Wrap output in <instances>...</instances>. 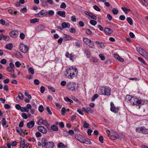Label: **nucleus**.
Returning <instances> with one entry per match:
<instances>
[{
    "label": "nucleus",
    "mask_w": 148,
    "mask_h": 148,
    "mask_svg": "<svg viewBox=\"0 0 148 148\" xmlns=\"http://www.w3.org/2000/svg\"><path fill=\"white\" fill-rule=\"evenodd\" d=\"M34 84L36 85H38L40 83L38 79H35L34 80Z\"/></svg>",
    "instance_id": "obj_64"
},
{
    "label": "nucleus",
    "mask_w": 148,
    "mask_h": 148,
    "mask_svg": "<svg viewBox=\"0 0 148 148\" xmlns=\"http://www.w3.org/2000/svg\"><path fill=\"white\" fill-rule=\"evenodd\" d=\"M1 124L3 127H8V125L6 123V122L5 118H3L1 121Z\"/></svg>",
    "instance_id": "obj_25"
},
{
    "label": "nucleus",
    "mask_w": 148,
    "mask_h": 148,
    "mask_svg": "<svg viewBox=\"0 0 148 148\" xmlns=\"http://www.w3.org/2000/svg\"><path fill=\"white\" fill-rule=\"evenodd\" d=\"M127 20L130 25H132L133 24V20L130 17H127Z\"/></svg>",
    "instance_id": "obj_37"
},
{
    "label": "nucleus",
    "mask_w": 148,
    "mask_h": 148,
    "mask_svg": "<svg viewBox=\"0 0 148 148\" xmlns=\"http://www.w3.org/2000/svg\"><path fill=\"white\" fill-rule=\"evenodd\" d=\"M63 37L65 39V40H70L71 38L69 36L65 34L63 35Z\"/></svg>",
    "instance_id": "obj_36"
},
{
    "label": "nucleus",
    "mask_w": 148,
    "mask_h": 148,
    "mask_svg": "<svg viewBox=\"0 0 148 148\" xmlns=\"http://www.w3.org/2000/svg\"><path fill=\"white\" fill-rule=\"evenodd\" d=\"M66 12L65 11H58L57 12V14L60 16L64 17L66 16Z\"/></svg>",
    "instance_id": "obj_22"
},
{
    "label": "nucleus",
    "mask_w": 148,
    "mask_h": 148,
    "mask_svg": "<svg viewBox=\"0 0 148 148\" xmlns=\"http://www.w3.org/2000/svg\"><path fill=\"white\" fill-rule=\"evenodd\" d=\"M25 36L24 34L23 33L20 34V37L21 39L23 40L24 39Z\"/></svg>",
    "instance_id": "obj_62"
},
{
    "label": "nucleus",
    "mask_w": 148,
    "mask_h": 148,
    "mask_svg": "<svg viewBox=\"0 0 148 148\" xmlns=\"http://www.w3.org/2000/svg\"><path fill=\"white\" fill-rule=\"evenodd\" d=\"M57 147L59 148H66V146L62 142L59 143L57 145Z\"/></svg>",
    "instance_id": "obj_29"
},
{
    "label": "nucleus",
    "mask_w": 148,
    "mask_h": 148,
    "mask_svg": "<svg viewBox=\"0 0 148 148\" xmlns=\"http://www.w3.org/2000/svg\"><path fill=\"white\" fill-rule=\"evenodd\" d=\"M86 112L87 113H91L92 112L93 110H92L91 108L90 107H87L86 108Z\"/></svg>",
    "instance_id": "obj_43"
},
{
    "label": "nucleus",
    "mask_w": 148,
    "mask_h": 148,
    "mask_svg": "<svg viewBox=\"0 0 148 148\" xmlns=\"http://www.w3.org/2000/svg\"><path fill=\"white\" fill-rule=\"evenodd\" d=\"M77 69L76 67H71L66 70L65 75L68 78L72 79L77 75Z\"/></svg>",
    "instance_id": "obj_1"
},
{
    "label": "nucleus",
    "mask_w": 148,
    "mask_h": 148,
    "mask_svg": "<svg viewBox=\"0 0 148 148\" xmlns=\"http://www.w3.org/2000/svg\"><path fill=\"white\" fill-rule=\"evenodd\" d=\"M93 8L95 10L98 12H99L101 10L96 5H94L93 6Z\"/></svg>",
    "instance_id": "obj_56"
},
{
    "label": "nucleus",
    "mask_w": 148,
    "mask_h": 148,
    "mask_svg": "<svg viewBox=\"0 0 148 148\" xmlns=\"http://www.w3.org/2000/svg\"><path fill=\"white\" fill-rule=\"evenodd\" d=\"M82 141H81V143H85L87 144H91V142L90 140L85 137H83L82 139Z\"/></svg>",
    "instance_id": "obj_14"
},
{
    "label": "nucleus",
    "mask_w": 148,
    "mask_h": 148,
    "mask_svg": "<svg viewBox=\"0 0 148 148\" xmlns=\"http://www.w3.org/2000/svg\"><path fill=\"white\" fill-rule=\"evenodd\" d=\"M148 102L147 100H139V104L141 105H144L147 103Z\"/></svg>",
    "instance_id": "obj_39"
},
{
    "label": "nucleus",
    "mask_w": 148,
    "mask_h": 148,
    "mask_svg": "<svg viewBox=\"0 0 148 148\" xmlns=\"http://www.w3.org/2000/svg\"><path fill=\"white\" fill-rule=\"evenodd\" d=\"M71 21L74 22L77 21V19L75 16H73L71 17Z\"/></svg>",
    "instance_id": "obj_53"
},
{
    "label": "nucleus",
    "mask_w": 148,
    "mask_h": 148,
    "mask_svg": "<svg viewBox=\"0 0 148 148\" xmlns=\"http://www.w3.org/2000/svg\"><path fill=\"white\" fill-rule=\"evenodd\" d=\"M8 12L12 15H16L17 14V11H14L12 9H9L8 10Z\"/></svg>",
    "instance_id": "obj_30"
},
{
    "label": "nucleus",
    "mask_w": 148,
    "mask_h": 148,
    "mask_svg": "<svg viewBox=\"0 0 148 148\" xmlns=\"http://www.w3.org/2000/svg\"><path fill=\"white\" fill-rule=\"evenodd\" d=\"M7 70L8 72L11 73H13L14 72V69L10 68L9 67H8L7 68Z\"/></svg>",
    "instance_id": "obj_42"
},
{
    "label": "nucleus",
    "mask_w": 148,
    "mask_h": 148,
    "mask_svg": "<svg viewBox=\"0 0 148 148\" xmlns=\"http://www.w3.org/2000/svg\"><path fill=\"white\" fill-rule=\"evenodd\" d=\"M90 48H94L95 46L94 43L91 40H90L88 44L87 45Z\"/></svg>",
    "instance_id": "obj_27"
},
{
    "label": "nucleus",
    "mask_w": 148,
    "mask_h": 148,
    "mask_svg": "<svg viewBox=\"0 0 148 148\" xmlns=\"http://www.w3.org/2000/svg\"><path fill=\"white\" fill-rule=\"evenodd\" d=\"M111 89L110 88L107 86L103 87L99 91L100 95L110 96L111 95Z\"/></svg>",
    "instance_id": "obj_2"
},
{
    "label": "nucleus",
    "mask_w": 148,
    "mask_h": 148,
    "mask_svg": "<svg viewBox=\"0 0 148 148\" xmlns=\"http://www.w3.org/2000/svg\"><path fill=\"white\" fill-rule=\"evenodd\" d=\"M139 61H140L144 65H146V62L141 58L139 57Z\"/></svg>",
    "instance_id": "obj_60"
},
{
    "label": "nucleus",
    "mask_w": 148,
    "mask_h": 148,
    "mask_svg": "<svg viewBox=\"0 0 148 148\" xmlns=\"http://www.w3.org/2000/svg\"><path fill=\"white\" fill-rule=\"evenodd\" d=\"M83 127L85 128H88V127L89 125L88 123H86L85 121L83 122Z\"/></svg>",
    "instance_id": "obj_45"
},
{
    "label": "nucleus",
    "mask_w": 148,
    "mask_h": 148,
    "mask_svg": "<svg viewBox=\"0 0 148 148\" xmlns=\"http://www.w3.org/2000/svg\"><path fill=\"white\" fill-rule=\"evenodd\" d=\"M24 95L25 96L27 97L29 99H32V97L29 94L27 90H25Z\"/></svg>",
    "instance_id": "obj_35"
},
{
    "label": "nucleus",
    "mask_w": 148,
    "mask_h": 148,
    "mask_svg": "<svg viewBox=\"0 0 148 148\" xmlns=\"http://www.w3.org/2000/svg\"><path fill=\"white\" fill-rule=\"evenodd\" d=\"M41 141L42 144V147H45L48 142L47 140L45 138H42L41 139Z\"/></svg>",
    "instance_id": "obj_19"
},
{
    "label": "nucleus",
    "mask_w": 148,
    "mask_h": 148,
    "mask_svg": "<svg viewBox=\"0 0 148 148\" xmlns=\"http://www.w3.org/2000/svg\"><path fill=\"white\" fill-rule=\"evenodd\" d=\"M140 131L144 134H148V129H146L144 127H142L140 128Z\"/></svg>",
    "instance_id": "obj_24"
},
{
    "label": "nucleus",
    "mask_w": 148,
    "mask_h": 148,
    "mask_svg": "<svg viewBox=\"0 0 148 148\" xmlns=\"http://www.w3.org/2000/svg\"><path fill=\"white\" fill-rule=\"evenodd\" d=\"M133 96L129 95H127L125 98V101L127 103H130L131 101V99L133 98Z\"/></svg>",
    "instance_id": "obj_15"
},
{
    "label": "nucleus",
    "mask_w": 148,
    "mask_h": 148,
    "mask_svg": "<svg viewBox=\"0 0 148 148\" xmlns=\"http://www.w3.org/2000/svg\"><path fill=\"white\" fill-rule=\"evenodd\" d=\"M0 62L2 64H5L6 63L7 61L5 59H2L1 60Z\"/></svg>",
    "instance_id": "obj_59"
},
{
    "label": "nucleus",
    "mask_w": 148,
    "mask_h": 148,
    "mask_svg": "<svg viewBox=\"0 0 148 148\" xmlns=\"http://www.w3.org/2000/svg\"><path fill=\"white\" fill-rule=\"evenodd\" d=\"M13 45L12 43H10L6 45L5 46V48L9 50H11L13 47Z\"/></svg>",
    "instance_id": "obj_26"
},
{
    "label": "nucleus",
    "mask_w": 148,
    "mask_h": 148,
    "mask_svg": "<svg viewBox=\"0 0 148 148\" xmlns=\"http://www.w3.org/2000/svg\"><path fill=\"white\" fill-rule=\"evenodd\" d=\"M66 86L69 90H71L72 91H75V90L76 84L75 83H72L69 82H68Z\"/></svg>",
    "instance_id": "obj_3"
},
{
    "label": "nucleus",
    "mask_w": 148,
    "mask_h": 148,
    "mask_svg": "<svg viewBox=\"0 0 148 148\" xmlns=\"http://www.w3.org/2000/svg\"><path fill=\"white\" fill-rule=\"evenodd\" d=\"M113 31L110 28L106 27L105 29V32L106 34H109L112 33Z\"/></svg>",
    "instance_id": "obj_20"
},
{
    "label": "nucleus",
    "mask_w": 148,
    "mask_h": 148,
    "mask_svg": "<svg viewBox=\"0 0 148 148\" xmlns=\"http://www.w3.org/2000/svg\"><path fill=\"white\" fill-rule=\"evenodd\" d=\"M99 56L101 60H104L105 59V57L103 54L101 53L99 54Z\"/></svg>",
    "instance_id": "obj_48"
},
{
    "label": "nucleus",
    "mask_w": 148,
    "mask_h": 148,
    "mask_svg": "<svg viewBox=\"0 0 148 148\" xmlns=\"http://www.w3.org/2000/svg\"><path fill=\"white\" fill-rule=\"evenodd\" d=\"M38 130L42 133L45 134L47 133V130L46 129L42 126H39L37 127Z\"/></svg>",
    "instance_id": "obj_10"
},
{
    "label": "nucleus",
    "mask_w": 148,
    "mask_h": 148,
    "mask_svg": "<svg viewBox=\"0 0 148 148\" xmlns=\"http://www.w3.org/2000/svg\"><path fill=\"white\" fill-rule=\"evenodd\" d=\"M85 32L86 34L88 35L92 36L93 34L91 31L89 29H86Z\"/></svg>",
    "instance_id": "obj_40"
},
{
    "label": "nucleus",
    "mask_w": 148,
    "mask_h": 148,
    "mask_svg": "<svg viewBox=\"0 0 148 148\" xmlns=\"http://www.w3.org/2000/svg\"><path fill=\"white\" fill-rule=\"evenodd\" d=\"M98 96L99 95L98 94H95L92 97L91 100L92 101H95L96 99L98 97Z\"/></svg>",
    "instance_id": "obj_46"
},
{
    "label": "nucleus",
    "mask_w": 148,
    "mask_h": 148,
    "mask_svg": "<svg viewBox=\"0 0 148 148\" xmlns=\"http://www.w3.org/2000/svg\"><path fill=\"white\" fill-rule=\"evenodd\" d=\"M10 35L14 38L17 37L18 35V32L17 31H11L10 33Z\"/></svg>",
    "instance_id": "obj_11"
},
{
    "label": "nucleus",
    "mask_w": 148,
    "mask_h": 148,
    "mask_svg": "<svg viewBox=\"0 0 148 148\" xmlns=\"http://www.w3.org/2000/svg\"><path fill=\"white\" fill-rule=\"evenodd\" d=\"M119 108L117 107H116L113 103L112 102H110V110L113 112L117 113Z\"/></svg>",
    "instance_id": "obj_9"
},
{
    "label": "nucleus",
    "mask_w": 148,
    "mask_h": 148,
    "mask_svg": "<svg viewBox=\"0 0 148 148\" xmlns=\"http://www.w3.org/2000/svg\"><path fill=\"white\" fill-rule=\"evenodd\" d=\"M39 21V19L36 18H35L34 19H31L30 20V22L31 23L34 24L36 22H38Z\"/></svg>",
    "instance_id": "obj_32"
},
{
    "label": "nucleus",
    "mask_w": 148,
    "mask_h": 148,
    "mask_svg": "<svg viewBox=\"0 0 148 148\" xmlns=\"http://www.w3.org/2000/svg\"><path fill=\"white\" fill-rule=\"evenodd\" d=\"M90 23L92 25L95 26L97 23V22L93 20H91L90 21Z\"/></svg>",
    "instance_id": "obj_47"
},
{
    "label": "nucleus",
    "mask_w": 148,
    "mask_h": 148,
    "mask_svg": "<svg viewBox=\"0 0 148 148\" xmlns=\"http://www.w3.org/2000/svg\"><path fill=\"white\" fill-rule=\"evenodd\" d=\"M38 110L40 112H42L44 110V108L43 106L41 105L38 107Z\"/></svg>",
    "instance_id": "obj_49"
},
{
    "label": "nucleus",
    "mask_w": 148,
    "mask_h": 148,
    "mask_svg": "<svg viewBox=\"0 0 148 148\" xmlns=\"http://www.w3.org/2000/svg\"><path fill=\"white\" fill-rule=\"evenodd\" d=\"M62 26L63 29L64 28H69L70 27V24L69 23L63 22L62 24Z\"/></svg>",
    "instance_id": "obj_21"
},
{
    "label": "nucleus",
    "mask_w": 148,
    "mask_h": 148,
    "mask_svg": "<svg viewBox=\"0 0 148 148\" xmlns=\"http://www.w3.org/2000/svg\"><path fill=\"white\" fill-rule=\"evenodd\" d=\"M3 39L6 41H8L10 40V37L8 36L4 35Z\"/></svg>",
    "instance_id": "obj_57"
},
{
    "label": "nucleus",
    "mask_w": 148,
    "mask_h": 148,
    "mask_svg": "<svg viewBox=\"0 0 148 148\" xmlns=\"http://www.w3.org/2000/svg\"><path fill=\"white\" fill-rule=\"evenodd\" d=\"M48 14L50 16H52L54 14V12L53 10H50L47 12Z\"/></svg>",
    "instance_id": "obj_54"
},
{
    "label": "nucleus",
    "mask_w": 148,
    "mask_h": 148,
    "mask_svg": "<svg viewBox=\"0 0 148 148\" xmlns=\"http://www.w3.org/2000/svg\"><path fill=\"white\" fill-rule=\"evenodd\" d=\"M47 14V10H42L36 14V15L37 17H42L46 16Z\"/></svg>",
    "instance_id": "obj_6"
},
{
    "label": "nucleus",
    "mask_w": 148,
    "mask_h": 148,
    "mask_svg": "<svg viewBox=\"0 0 148 148\" xmlns=\"http://www.w3.org/2000/svg\"><path fill=\"white\" fill-rule=\"evenodd\" d=\"M75 138L78 140L81 143V141H82V139L84 136L80 134H76L75 135Z\"/></svg>",
    "instance_id": "obj_23"
},
{
    "label": "nucleus",
    "mask_w": 148,
    "mask_h": 148,
    "mask_svg": "<svg viewBox=\"0 0 148 148\" xmlns=\"http://www.w3.org/2000/svg\"><path fill=\"white\" fill-rule=\"evenodd\" d=\"M54 143L51 141L48 142L45 147L46 148H53L54 146Z\"/></svg>",
    "instance_id": "obj_12"
},
{
    "label": "nucleus",
    "mask_w": 148,
    "mask_h": 148,
    "mask_svg": "<svg viewBox=\"0 0 148 148\" xmlns=\"http://www.w3.org/2000/svg\"><path fill=\"white\" fill-rule=\"evenodd\" d=\"M64 99L66 101L69 102L71 103H73V101L71 99H70L67 97H65L64 98Z\"/></svg>",
    "instance_id": "obj_41"
},
{
    "label": "nucleus",
    "mask_w": 148,
    "mask_h": 148,
    "mask_svg": "<svg viewBox=\"0 0 148 148\" xmlns=\"http://www.w3.org/2000/svg\"><path fill=\"white\" fill-rule=\"evenodd\" d=\"M15 65L17 67L19 68L21 65V63L18 61H16L15 62Z\"/></svg>",
    "instance_id": "obj_61"
},
{
    "label": "nucleus",
    "mask_w": 148,
    "mask_h": 148,
    "mask_svg": "<svg viewBox=\"0 0 148 148\" xmlns=\"http://www.w3.org/2000/svg\"><path fill=\"white\" fill-rule=\"evenodd\" d=\"M112 12L114 14H116L118 13V10L116 8H114L112 10Z\"/></svg>",
    "instance_id": "obj_38"
},
{
    "label": "nucleus",
    "mask_w": 148,
    "mask_h": 148,
    "mask_svg": "<svg viewBox=\"0 0 148 148\" xmlns=\"http://www.w3.org/2000/svg\"><path fill=\"white\" fill-rule=\"evenodd\" d=\"M38 29H39L40 31L43 30L45 27V26L43 25H40L38 26Z\"/></svg>",
    "instance_id": "obj_55"
},
{
    "label": "nucleus",
    "mask_w": 148,
    "mask_h": 148,
    "mask_svg": "<svg viewBox=\"0 0 148 148\" xmlns=\"http://www.w3.org/2000/svg\"><path fill=\"white\" fill-rule=\"evenodd\" d=\"M84 53L86 55L88 58H89L90 57V53L88 50L87 49H85L84 50Z\"/></svg>",
    "instance_id": "obj_33"
},
{
    "label": "nucleus",
    "mask_w": 148,
    "mask_h": 148,
    "mask_svg": "<svg viewBox=\"0 0 148 148\" xmlns=\"http://www.w3.org/2000/svg\"><path fill=\"white\" fill-rule=\"evenodd\" d=\"M139 54L148 59V53L143 48L139 47Z\"/></svg>",
    "instance_id": "obj_8"
},
{
    "label": "nucleus",
    "mask_w": 148,
    "mask_h": 148,
    "mask_svg": "<svg viewBox=\"0 0 148 148\" xmlns=\"http://www.w3.org/2000/svg\"><path fill=\"white\" fill-rule=\"evenodd\" d=\"M37 124L38 125H43L46 126L49 125V123L47 121L46 119L44 120L42 118H40L38 121Z\"/></svg>",
    "instance_id": "obj_4"
},
{
    "label": "nucleus",
    "mask_w": 148,
    "mask_h": 148,
    "mask_svg": "<svg viewBox=\"0 0 148 148\" xmlns=\"http://www.w3.org/2000/svg\"><path fill=\"white\" fill-rule=\"evenodd\" d=\"M29 72L33 75L34 73V71L32 67H29L28 69Z\"/></svg>",
    "instance_id": "obj_44"
},
{
    "label": "nucleus",
    "mask_w": 148,
    "mask_h": 148,
    "mask_svg": "<svg viewBox=\"0 0 148 148\" xmlns=\"http://www.w3.org/2000/svg\"><path fill=\"white\" fill-rule=\"evenodd\" d=\"M16 130L17 132L21 135L24 136L25 135L24 132L21 129L18 127H16Z\"/></svg>",
    "instance_id": "obj_16"
},
{
    "label": "nucleus",
    "mask_w": 148,
    "mask_h": 148,
    "mask_svg": "<svg viewBox=\"0 0 148 148\" xmlns=\"http://www.w3.org/2000/svg\"><path fill=\"white\" fill-rule=\"evenodd\" d=\"M24 96L23 95L21 92L18 93V96L16 98V100L18 101H20L21 100H23V99Z\"/></svg>",
    "instance_id": "obj_17"
},
{
    "label": "nucleus",
    "mask_w": 148,
    "mask_h": 148,
    "mask_svg": "<svg viewBox=\"0 0 148 148\" xmlns=\"http://www.w3.org/2000/svg\"><path fill=\"white\" fill-rule=\"evenodd\" d=\"M133 105L137 106L139 105V99L135 96H133V98L131 99L130 103Z\"/></svg>",
    "instance_id": "obj_7"
},
{
    "label": "nucleus",
    "mask_w": 148,
    "mask_h": 148,
    "mask_svg": "<svg viewBox=\"0 0 148 148\" xmlns=\"http://www.w3.org/2000/svg\"><path fill=\"white\" fill-rule=\"evenodd\" d=\"M119 135L117 133H116L115 134V136L111 135L110 136V139L112 140H114L117 139H119Z\"/></svg>",
    "instance_id": "obj_18"
},
{
    "label": "nucleus",
    "mask_w": 148,
    "mask_h": 148,
    "mask_svg": "<svg viewBox=\"0 0 148 148\" xmlns=\"http://www.w3.org/2000/svg\"><path fill=\"white\" fill-rule=\"evenodd\" d=\"M34 121H32L27 123V126L28 128H31L34 127Z\"/></svg>",
    "instance_id": "obj_13"
},
{
    "label": "nucleus",
    "mask_w": 148,
    "mask_h": 148,
    "mask_svg": "<svg viewBox=\"0 0 148 148\" xmlns=\"http://www.w3.org/2000/svg\"><path fill=\"white\" fill-rule=\"evenodd\" d=\"M15 55L16 57L18 58H23V56L21 53L19 51H16L15 53Z\"/></svg>",
    "instance_id": "obj_31"
},
{
    "label": "nucleus",
    "mask_w": 148,
    "mask_h": 148,
    "mask_svg": "<svg viewBox=\"0 0 148 148\" xmlns=\"http://www.w3.org/2000/svg\"><path fill=\"white\" fill-rule=\"evenodd\" d=\"M51 129L54 131H57L58 130V128L57 126L55 125H52L51 126Z\"/></svg>",
    "instance_id": "obj_28"
},
{
    "label": "nucleus",
    "mask_w": 148,
    "mask_h": 148,
    "mask_svg": "<svg viewBox=\"0 0 148 148\" xmlns=\"http://www.w3.org/2000/svg\"><path fill=\"white\" fill-rule=\"evenodd\" d=\"M25 146V140H21L20 143V147L21 148H24Z\"/></svg>",
    "instance_id": "obj_34"
},
{
    "label": "nucleus",
    "mask_w": 148,
    "mask_h": 148,
    "mask_svg": "<svg viewBox=\"0 0 148 148\" xmlns=\"http://www.w3.org/2000/svg\"><path fill=\"white\" fill-rule=\"evenodd\" d=\"M19 49L22 52L26 53L28 50V47L27 45H24L23 44L21 43L19 45Z\"/></svg>",
    "instance_id": "obj_5"
},
{
    "label": "nucleus",
    "mask_w": 148,
    "mask_h": 148,
    "mask_svg": "<svg viewBox=\"0 0 148 148\" xmlns=\"http://www.w3.org/2000/svg\"><path fill=\"white\" fill-rule=\"evenodd\" d=\"M83 40L84 42L86 45L88 44V43L89 42V41L91 40H90L88 39L87 38H83Z\"/></svg>",
    "instance_id": "obj_51"
},
{
    "label": "nucleus",
    "mask_w": 148,
    "mask_h": 148,
    "mask_svg": "<svg viewBox=\"0 0 148 148\" xmlns=\"http://www.w3.org/2000/svg\"><path fill=\"white\" fill-rule=\"evenodd\" d=\"M21 116L23 119H27V116L26 114L25 113H23L21 114Z\"/></svg>",
    "instance_id": "obj_50"
},
{
    "label": "nucleus",
    "mask_w": 148,
    "mask_h": 148,
    "mask_svg": "<svg viewBox=\"0 0 148 148\" xmlns=\"http://www.w3.org/2000/svg\"><path fill=\"white\" fill-rule=\"evenodd\" d=\"M66 110V109L64 107H63L61 109V114L62 115H64L65 114Z\"/></svg>",
    "instance_id": "obj_58"
},
{
    "label": "nucleus",
    "mask_w": 148,
    "mask_h": 148,
    "mask_svg": "<svg viewBox=\"0 0 148 148\" xmlns=\"http://www.w3.org/2000/svg\"><path fill=\"white\" fill-rule=\"evenodd\" d=\"M27 11L26 8L24 7L20 10V12L23 13L26 12Z\"/></svg>",
    "instance_id": "obj_63"
},
{
    "label": "nucleus",
    "mask_w": 148,
    "mask_h": 148,
    "mask_svg": "<svg viewBox=\"0 0 148 148\" xmlns=\"http://www.w3.org/2000/svg\"><path fill=\"white\" fill-rule=\"evenodd\" d=\"M66 5L65 3L64 2L62 3L61 5H60V8L63 9H65L66 8Z\"/></svg>",
    "instance_id": "obj_52"
}]
</instances>
